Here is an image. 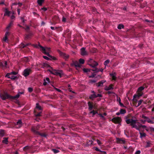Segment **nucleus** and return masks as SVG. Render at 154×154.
<instances>
[{"label":"nucleus","mask_w":154,"mask_h":154,"mask_svg":"<svg viewBox=\"0 0 154 154\" xmlns=\"http://www.w3.org/2000/svg\"><path fill=\"white\" fill-rule=\"evenodd\" d=\"M137 121V120H133L132 119H128L126 120L125 122L127 124H130V125L132 126V128H135L137 130H139V128L140 127L143 128L146 127V125H142L141 124L139 125L138 127L136 125Z\"/></svg>","instance_id":"1"},{"label":"nucleus","mask_w":154,"mask_h":154,"mask_svg":"<svg viewBox=\"0 0 154 154\" xmlns=\"http://www.w3.org/2000/svg\"><path fill=\"white\" fill-rule=\"evenodd\" d=\"M48 71H49L51 73L55 75L59 76L60 78H61L64 75L63 71L61 70H57L53 69L52 70L48 69Z\"/></svg>","instance_id":"2"},{"label":"nucleus","mask_w":154,"mask_h":154,"mask_svg":"<svg viewBox=\"0 0 154 154\" xmlns=\"http://www.w3.org/2000/svg\"><path fill=\"white\" fill-rule=\"evenodd\" d=\"M88 65L92 67H95L98 65V63L92 59H90L88 61Z\"/></svg>","instance_id":"3"},{"label":"nucleus","mask_w":154,"mask_h":154,"mask_svg":"<svg viewBox=\"0 0 154 154\" xmlns=\"http://www.w3.org/2000/svg\"><path fill=\"white\" fill-rule=\"evenodd\" d=\"M39 128L40 126L39 125L33 126L32 127L31 130L33 134L36 135V134H39V132L38 131L39 130Z\"/></svg>","instance_id":"4"},{"label":"nucleus","mask_w":154,"mask_h":154,"mask_svg":"<svg viewBox=\"0 0 154 154\" xmlns=\"http://www.w3.org/2000/svg\"><path fill=\"white\" fill-rule=\"evenodd\" d=\"M57 51L59 53L60 55L64 59L66 60L69 58V55L68 54L62 52L59 50H57Z\"/></svg>","instance_id":"5"},{"label":"nucleus","mask_w":154,"mask_h":154,"mask_svg":"<svg viewBox=\"0 0 154 154\" xmlns=\"http://www.w3.org/2000/svg\"><path fill=\"white\" fill-rule=\"evenodd\" d=\"M32 72V71L30 69L26 68L24 70L23 75L25 77H26L28 76Z\"/></svg>","instance_id":"6"},{"label":"nucleus","mask_w":154,"mask_h":154,"mask_svg":"<svg viewBox=\"0 0 154 154\" xmlns=\"http://www.w3.org/2000/svg\"><path fill=\"white\" fill-rule=\"evenodd\" d=\"M111 121L113 123L115 124H119L121 122L122 119L119 117H117L112 118Z\"/></svg>","instance_id":"7"},{"label":"nucleus","mask_w":154,"mask_h":154,"mask_svg":"<svg viewBox=\"0 0 154 154\" xmlns=\"http://www.w3.org/2000/svg\"><path fill=\"white\" fill-rule=\"evenodd\" d=\"M0 97L2 100H5L6 99H9V94L7 93H5L0 94Z\"/></svg>","instance_id":"8"},{"label":"nucleus","mask_w":154,"mask_h":154,"mask_svg":"<svg viewBox=\"0 0 154 154\" xmlns=\"http://www.w3.org/2000/svg\"><path fill=\"white\" fill-rule=\"evenodd\" d=\"M81 54L82 56H85L88 55L87 52L85 50V48H82L81 49Z\"/></svg>","instance_id":"9"},{"label":"nucleus","mask_w":154,"mask_h":154,"mask_svg":"<svg viewBox=\"0 0 154 154\" xmlns=\"http://www.w3.org/2000/svg\"><path fill=\"white\" fill-rule=\"evenodd\" d=\"M25 42H22L19 45V48H23L26 47V46L30 45L31 44L30 43H24Z\"/></svg>","instance_id":"10"},{"label":"nucleus","mask_w":154,"mask_h":154,"mask_svg":"<svg viewBox=\"0 0 154 154\" xmlns=\"http://www.w3.org/2000/svg\"><path fill=\"white\" fill-rule=\"evenodd\" d=\"M20 96V94H18L14 96H12L9 95V99L11 100H15L18 98Z\"/></svg>","instance_id":"11"},{"label":"nucleus","mask_w":154,"mask_h":154,"mask_svg":"<svg viewBox=\"0 0 154 154\" xmlns=\"http://www.w3.org/2000/svg\"><path fill=\"white\" fill-rule=\"evenodd\" d=\"M106 82V81L104 80H102L98 83H96V85L97 87H102L103 85V84L105 82Z\"/></svg>","instance_id":"12"},{"label":"nucleus","mask_w":154,"mask_h":154,"mask_svg":"<svg viewBox=\"0 0 154 154\" xmlns=\"http://www.w3.org/2000/svg\"><path fill=\"white\" fill-rule=\"evenodd\" d=\"M38 45H33V46L35 48H38V47H40L42 49V51H45V48L42 47L41 45H40V43L38 42Z\"/></svg>","instance_id":"13"},{"label":"nucleus","mask_w":154,"mask_h":154,"mask_svg":"<svg viewBox=\"0 0 154 154\" xmlns=\"http://www.w3.org/2000/svg\"><path fill=\"white\" fill-rule=\"evenodd\" d=\"M16 125L17 128H20L22 125V122L21 120L20 119L18 120V121L17 122Z\"/></svg>","instance_id":"14"},{"label":"nucleus","mask_w":154,"mask_h":154,"mask_svg":"<svg viewBox=\"0 0 154 154\" xmlns=\"http://www.w3.org/2000/svg\"><path fill=\"white\" fill-rule=\"evenodd\" d=\"M45 53V54L47 56L49 57H50L51 58V59H50V60H57V59L55 57L53 56H52L48 52H44Z\"/></svg>","instance_id":"15"},{"label":"nucleus","mask_w":154,"mask_h":154,"mask_svg":"<svg viewBox=\"0 0 154 154\" xmlns=\"http://www.w3.org/2000/svg\"><path fill=\"white\" fill-rule=\"evenodd\" d=\"M113 85L112 84L110 85L108 87L106 86L104 88V90L106 91H109L110 90H113L114 88L113 87Z\"/></svg>","instance_id":"16"},{"label":"nucleus","mask_w":154,"mask_h":154,"mask_svg":"<svg viewBox=\"0 0 154 154\" xmlns=\"http://www.w3.org/2000/svg\"><path fill=\"white\" fill-rule=\"evenodd\" d=\"M73 65L76 67L80 68L81 66V65L80 63L77 61H75L73 63Z\"/></svg>","instance_id":"17"},{"label":"nucleus","mask_w":154,"mask_h":154,"mask_svg":"<svg viewBox=\"0 0 154 154\" xmlns=\"http://www.w3.org/2000/svg\"><path fill=\"white\" fill-rule=\"evenodd\" d=\"M117 143L121 144H125V140H123L120 138H117Z\"/></svg>","instance_id":"18"},{"label":"nucleus","mask_w":154,"mask_h":154,"mask_svg":"<svg viewBox=\"0 0 154 154\" xmlns=\"http://www.w3.org/2000/svg\"><path fill=\"white\" fill-rule=\"evenodd\" d=\"M88 104L89 107V110H92L93 107L92 103H91L90 101H89L88 103Z\"/></svg>","instance_id":"19"},{"label":"nucleus","mask_w":154,"mask_h":154,"mask_svg":"<svg viewBox=\"0 0 154 154\" xmlns=\"http://www.w3.org/2000/svg\"><path fill=\"white\" fill-rule=\"evenodd\" d=\"M10 13V11H8L7 8H6L5 9V13L4 14V16H9Z\"/></svg>","instance_id":"20"},{"label":"nucleus","mask_w":154,"mask_h":154,"mask_svg":"<svg viewBox=\"0 0 154 154\" xmlns=\"http://www.w3.org/2000/svg\"><path fill=\"white\" fill-rule=\"evenodd\" d=\"M95 98H96V94H93L89 97V98L92 100Z\"/></svg>","instance_id":"21"},{"label":"nucleus","mask_w":154,"mask_h":154,"mask_svg":"<svg viewBox=\"0 0 154 154\" xmlns=\"http://www.w3.org/2000/svg\"><path fill=\"white\" fill-rule=\"evenodd\" d=\"M3 140L2 141V143L5 144H8V138L4 137L3 138Z\"/></svg>","instance_id":"22"},{"label":"nucleus","mask_w":154,"mask_h":154,"mask_svg":"<svg viewBox=\"0 0 154 154\" xmlns=\"http://www.w3.org/2000/svg\"><path fill=\"white\" fill-rule=\"evenodd\" d=\"M37 3L39 6H42L44 2V0H37Z\"/></svg>","instance_id":"23"},{"label":"nucleus","mask_w":154,"mask_h":154,"mask_svg":"<svg viewBox=\"0 0 154 154\" xmlns=\"http://www.w3.org/2000/svg\"><path fill=\"white\" fill-rule=\"evenodd\" d=\"M45 51H42V53L45 54V52H49L51 51V48H45Z\"/></svg>","instance_id":"24"},{"label":"nucleus","mask_w":154,"mask_h":154,"mask_svg":"<svg viewBox=\"0 0 154 154\" xmlns=\"http://www.w3.org/2000/svg\"><path fill=\"white\" fill-rule=\"evenodd\" d=\"M13 21H11L10 23H9L8 25L7 26L6 28L7 29H9L11 27V26L13 24Z\"/></svg>","instance_id":"25"},{"label":"nucleus","mask_w":154,"mask_h":154,"mask_svg":"<svg viewBox=\"0 0 154 154\" xmlns=\"http://www.w3.org/2000/svg\"><path fill=\"white\" fill-rule=\"evenodd\" d=\"M36 108L38 109L39 110H41L42 109V107L40 106L39 104L38 103L36 104Z\"/></svg>","instance_id":"26"},{"label":"nucleus","mask_w":154,"mask_h":154,"mask_svg":"<svg viewBox=\"0 0 154 154\" xmlns=\"http://www.w3.org/2000/svg\"><path fill=\"white\" fill-rule=\"evenodd\" d=\"M5 134V131L3 130H0V136L3 137Z\"/></svg>","instance_id":"27"},{"label":"nucleus","mask_w":154,"mask_h":154,"mask_svg":"<svg viewBox=\"0 0 154 154\" xmlns=\"http://www.w3.org/2000/svg\"><path fill=\"white\" fill-rule=\"evenodd\" d=\"M140 137L141 138H142L143 137H145L146 135V134L144 133L140 132Z\"/></svg>","instance_id":"28"},{"label":"nucleus","mask_w":154,"mask_h":154,"mask_svg":"<svg viewBox=\"0 0 154 154\" xmlns=\"http://www.w3.org/2000/svg\"><path fill=\"white\" fill-rule=\"evenodd\" d=\"M144 89L143 86H141L138 88L137 90V92H140L143 90Z\"/></svg>","instance_id":"29"},{"label":"nucleus","mask_w":154,"mask_h":154,"mask_svg":"<svg viewBox=\"0 0 154 154\" xmlns=\"http://www.w3.org/2000/svg\"><path fill=\"white\" fill-rule=\"evenodd\" d=\"M120 113L122 114H125L126 112V110L125 109H121L120 110Z\"/></svg>","instance_id":"30"},{"label":"nucleus","mask_w":154,"mask_h":154,"mask_svg":"<svg viewBox=\"0 0 154 154\" xmlns=\"http://www.w3.org/2000/svg\"><path fill=\"white\" fill-rule=\"evenodd\" d=\"M124 26L122 24H120L118 25L117 28L119 29H121L122 28H124Z\"/></svg>","instance_id":"31"},{"label":"nucleus","mask_w":154,"mask_h":154,"mask_svg":"<svg viewBox=\"0 0 154 154\" xmlns=\"http://www.w3.org/2000/svg\"><path fill=\"white\" fill-rule=\"evenodd\" d=\"M93 141L92 140H89L87 142V144L88 146L91 145L92 144Z\"/></svg>","instance_id":"32"},{"label":"nucleus","mask_w":154,"mask_h":154,"mask_svg":"<svg viewBox=\"0 0 154 154\" xmlns=\"http://www.w3.org/2000/svg\"><path fill=\"white\" fill-rule=\"evenodd\" d=\"M79 63H80V64H83L85 63V60L83 59H82V58L79 59Z\"/></svg>","instance_id":"33"},{"label":"nucleus","mask_w":154,"mask_h":154,"mask_svg":"<svg viewBox=\"0 0 154 154\" xmlns=\"http://www.w3.org/2000/svg\"><path fill=\"white\" fill-rule=\"evenodd\" d=\"M147 119V120H146V121L148 123H150L151 124H154V122L153 121L151 120L148 117V119Z\"/></svg>","instance_id":"34"},{"label":"nucleus","mask_w":154,"mask_h":154,"mask_svg":"<svg viewBox=\"0 0 154 154\" xmlns=\"http://www.w3.org/2000/svg\"><path fill=\"white\" fill-rule=\"evenodd\" d=\"M30 148V147L29 146H26L23 148V150L26 151L29 149Z\"/></svg>","instance_id":"35"},{"label":"nucleus","mask_w":154,"mask_h":154,"mask_svg":"<svg viewBox=\"0 0 154 154\" xmlns=\"http://www.w3.org/2000/svg\"><path fill=\"white\" fill-rule=\"evenodd\" d=\"M44 66L45 67H50L51 70H52L53 69L52 67H51L47 63H44Z\"/></svg>","instance_id":"36"},{"label":"nucleus","mask_w":154,"mask_h":154,"mask_svg":"<svg viewBox=\"0 0 154 154\" xmlns=\"http://www.w3.org/2000/svg\"><path fill=\"white\" fill-rule=\"evenodd\" d=\"M39 134H36V135H38L43 137H46V135L45 134L41 133L39 132Z\"/></svg>","instance_id":"37"},{"label":"nucleus","mask_w":154,"mask_h":154,"mask_svg":"<svg viewBox=\"0 0 154 154\" xmlns=\"http://www.w3.org/2000/svg\"><path fill=\"white\" fill-rule=\"evenodd\" d=\"M110 75L112 76V79L113 80H116V77L115 75L112 74H110Z\"/></svg>","instance_id":"38"},{"label":"nucleus","mask_w":154,"mask_h":154,"mask_svg":"<svg viewBox=\"0 0 154 154\" xmlns=\"http://www.w3.org/2000/svg\"><path fill=\"white\" fill-rule=\"evenodd\" d=\"M110 61L109 60H106L104 62V65L106 66H107V64L109 63Z\"/></svg>","instance_id":"39"},{"label":"nucleus","mask_w":154,"mask_h":154,"mask_svg":"<svg viewBox=\"0 0 154 154\" xmlns=\"http://www.w3.org/2000/svg\"><path fill=\"white\" fill-rule=\"evenodd\" d=\"M83 70L84 72H90L91 69H88L84 68Z\"/></svg>","instance_id":"40"},{"label":"nucleus","mask_w":154,"mask_h":154,"mask_svg":"<svg viewBox=\"0 0 154 154\" xmlns=\"http://www.w3.org/2000/svg\"><path fill=\"white\" fill-rule=\"evenodd\" d=\"M94 68L91 70L95 72H98V69L95 67H93Z\"/></svg>","instance_id":"41"},{"label":"nucleus","mask_w":154,"mask_h":154,"mask_svg":"<svg viewBox=\"0 0 154 154\" xmlns=\"http://www.w3.org/2000/svg\"><path fill=\"white\" fill-rule=\"evenodd\" d=\"M90 113H92L93 115L94 116V115L96 114L97 113V111H95L94 110H93V111H91L90 112Z\"/></svg>","instance_id":"42"},{"label":"nucleus","mask_w":154,"mask_h":154,"mask_svg":"<svg viewBox=\"0 0 154 154\" xmlns=\"http://www.w3.org/2000/svg\"><path fill=\"white\" fill-rule=\"evenodd\" d=\"M18 77L16 76H12L10 77V79H11L12 80H15V79H17Z\"/></svg>","instance_id":"43"},{"label":"nucleus","mask_w":154,"mask_h":154,"mask_svg":"<svg viewBox=\"0 0 154 154\" xmlns=\"http://www.w3.org/2000/svg\"><path fill=\"white\" fill-rule=\"evenodd\" d=\"M143 100H140L138 102V104H137V106H139L142 103V102H143Z\"/></svg>","instance_id":"44"},{"label":"nucleus","mask_w":154,"mask_h":154,"mask_svg":"<svg viewBox=\"0 0 154 154\" xmlns=\"http://www.w3.org/2000/svg\"><path fill=\"white\" fill-rule=\"evenodd\" d=\"M20 19L22 20V22L23 23V24L25 23V21L26 20L24 19V17H21Z\"/></svg>","instance_id":"45"},{"label":"nucleus","mask_w":154,"mask_h":154,"mask_svg":"<svg viewBox=\"0 0 154 154\" xmlns=\"http://www.w3.org/2000/svg\"><path fill=\"white\" fill-rule=\"evenodd\" d=\"M94 149L96 151L100 152V150L97 147H94Z\"/></svg>","instance_id":"46"},{"label":"nucleus","mask_w":154,"mask_h":154,"mask_svg":"<svg viewBox=\"0 0 154 154\" xmlns=\"http://www.w3.org/2000/svg\"><path fill=\"white\" fill-rule=\"evenodd\" d=\"M28 90L29 92H31L33 91V89L32 88L29 87L28 88Z\"/></svg>","instance_id":"47"},{"label":"nucleus","mask_w":154,"mask_h":154,"mask_svg":"<svg viewBox=\"0 0 154 154\" xmlns=\"http://www.w3.org/2000/svg\"><path fill=\"white\" fill-rule=\"evenodd\" d=\"M146 143H147V145L146 146V147H148L150 146V143L149 141L146 142Z\"/></svg>","instance_id":"48"},{"label":"nucleus","mask_w":154,"mask_h":154,"mask_svg":"<svg viewBox=\"0 0 154 154\" xmlns=\"http://www.w3.org/2000/svg\"><path fill=\"white\" fill-rule=\"evenodd\" d=\"M96 74L94 73H93L92 74L89 76V78H93L95 77V76L96 75Z\"/></svg>","instance_id":"49"},{"label":"nucleus","mask_w":154,"mask_h":154,"mask_svg":"<svg viewBox=\"0 0 154 154\" xmlns=\"http://www.w3.org/2000/svg\"><path fill=\"white\" fill-rule=\"evenodd\" d=\"M11 75V74L10 73H7L6 75H5V77H7L8 78H10V77L9 76V75Z\"/></svg>","instance_id":"50"},{"label":"nucleus","mask_w":154,"mask_h":154,"mask_svg":"<svg viewBox=\"0 0 154 154\" xmlns=\"http://www.w3.org/2000/svg\"><path fill=\"white\" fill-rule=\"evenodd\" d=\"M106 94H115V93L111 91H108L106 92Z\"/></svg>","instance_id":"51"},{"label":"nucleus","mask_w":154,"mask_h":154,"mask_svg":"<svg viewBox=\"0 0 154 154\" xmlns=\"http://www.w3.org/2000/svg\"><path fill=\"white\" fill-rule=\"evenodd\" d=\"M54 152L55 153L58 152H59V151L58 150H57L55 149H53Z\"/></svg>","instance_id":"52"},{"label":"nucleus","mask_w":154,"mask_h":154,"mask_svg":"<svg viewBox=\"0 0 154 154\" xmlns=\"http://www.w3.org/2000/svg\"><path fill=\"white\" fill-rule=\"evenodd\" d=\"M11 74V75H16L17 74V72H16L14 71H13L11 72L10 73Z\"/></svg>","instance_id":"53"},{"label":"nucleus","mask_w":154,"mask_h":154,"mask_svg":"<svg viewBox=\"0 0 154 154\" xmlns=\"http://www.w3.org/2000/svg\"><path fill=\"white\" fill-rule=\"evenodd\" d=\"M43 57L44 59L46 60H50V59L49 57L46 56H43Z\"/></svg>","instance_id":"54"},{"label":"nucleus","mask_w":154,"mask_h":154,"mask_svg":"<svg viewBox=\"0 0 154 154\" xmlns=\"http://www.w3.org/2000/svg\"><path fill=\"white\" fill-rule=\"evenodd\" d=\"M41 9L44 11H45L47 10V8L45 7L42 8Z\"/></svg>","instance_id":"55"},{"label":"nucleus","mask_w":154,"mask_h":154,"mask_svg":"<svg viewBox=\"0 0 154 154\" xmlns=\"http://www.w3.org/2000/svg\"><path fill=\"white\" fill-rule=\"evenodd\" d=\"M0 67L1 68H3L4 67V65L2 62H0Z\"/></svg>","instance_id":"56"},{"label":"nucleus","mask_w":154,"mask_h":154,"mask_svg":"<svg viewBox=\"0 0 154 154\" xmlns=\"http://www.w3.org/2000/svg\"><path fill=\"white\" fill-rule=\"evenodd\" d=\"M8 39V37L7 36L5 35L4 38H3L4 41L6 42L7 40Z\"/></svg>","instance_id":"57"},{"label":"nucleus","mask_w":154,"mask_h":154,"mask_svg":"<svg viewBox=\"0 0 154 154\" xmlns=\"http://www.w3.org/2000/svg\"><path fill=\"white\" fill-rule=\"evenodd\" d=\"M102 97V95L100 94H96V97Z\"/></svg>","instance_id":"58"},{"label":"nucleus","mask_w":154,"mask_h":154,"mask_svg":"<svg viewBox=\"0 0 154 154\" xmlns=\"http://www.w3.org/2000/svg\"><path fill=\"white\" fill-rule=\"evenodd\" d=\"M41 112H39L35 115V116L36 117L40 116H41Z\"/></svg>","instance_id":"59"},{"label":"nucleus","mask_w":154,"mask_h":154,"mask_svg":"<svg viewBox=\"0 0 154 154\" xmlns=\"http://www.w3.org/2000/svg\"><path fill=\"white\" fill-rule=\"evenodd\" d=\"M89 82L91 83H94L96 82V81L94 80H89Z\"/></svg>","instance_id":"60"},{"label":"nucleus","mask_w":154,"mask_h":154,"mask_svg":"<svg viewBox=\"0 0 154 154\" xmlns=\"http://www.w3.org/2000/svg\"><path fill=\"white\" fill-rule=\"evenodd\" d=\"M44 83H43V85H45H45H47V83L46 82L45 80V79H44Z\"/></svg>","instance_id":"61"},{"label":"nucleus","mask_w":154,"mask_h":154,"mask_svg":"<svg viewBox=\"0 0 154 154\" xmlns=\"http://www.w3.org/2000/svg\"><path fill=\"white\" fill-rule=\"evenodd\" d=\"M97 143H98V144L99 145H100L101 144V142L100 141V140H99L97 139Z\"/></svg>","instance_id":"62"},{"label":"nucleus","mask_w":154,"mask_h":154,"mask_svg":"<svg viewBox=\"0 0 154 154\" xmlns=\"http://www.w3.org/2000/svg\"><path fill=\"white\" fill-rule=\"evenodd\" d=\"M100 154H106V152L105 151H100Z\"/></svg>","instance_id":"63"},{"label":"nucleus","mask_w":154,"mask_h":154,"mask_svg":"<svg viewBox=\"0 0 154 154\" xmlns=\"http://www.w3.org/2000/svg\"><path fill=\"white\" fill-rule=\"evenodd\" d=\"M140 150H137L135 154H140Z\"/></svg>","instance_id":"64"}]
</instances>
